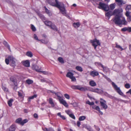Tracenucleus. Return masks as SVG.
<instances>
[{
    "instance_id": "1",
    "label": "nucleus",
    "mask_w": 131,
    "mask_h": 131,
    "mask_svg": "<svg viewBox=\"0 0 131 131\" xmlns=\"http://www.w3.org/2000/svg\"><path fill=\"white\" fill-rule=\"evenodd\" d=\"M49 1V2L50 5L58 8L63 15L65 16L67 15L66 11L64 7V4H63L59 2L58 1Z\"/></svg>"
},
{
    "instance_id": "2",
    "label": "nucleus",
    "mask_w": 131,
    "mask_h": 131,
    "mask_svg": "<svg viewBox=\"0 0 131 131\" xmlns=\"http://www.w3.org/2000/svg\"><path fill=\"white\" fill-rule=\"evenodd\" d=\"M113 21L116 25H120L123 24L125 25L127 23L125 18L122 16L119 15H116L114 18L112 19Z\"/></svg>"
},
{
    "instance_id": "3",
    "label": "nucleus",
    "mask_w": 131,
    "mask_h": 131,
    "mask_svg": "<svg viewBox=\"0 0 131 131\" xmlns=\"http://www.w3.org/2000/svg\"><path fill=\"white\" fill-rule=\"evenodd\" d=\"M98 8L106 11H108L109 9V7L107 5L101 2L100 3Z\"/></svg>"
},
{
    "instance_id": "4",
    "label": "nucleus",
    "mask_w": 131,
    "mask_h": 131,
    "mask_svg": "<svg viewBox=\"0 0 131 131\" xmlns=\"http://www.w3.org/2000/svg\"><path fill=\"white\" fill-rule=\"evenodd\" d=\"M112 84L114 89L118 94H119L120 95H122L124 97H126V95L123 94V92L120 90L119 88L113 82H112Z\"/></svg>"
},
{
    "instance_id": "5",
    "label": "nucleus",
    "mask_w": 131,
    "mask_h": 131,
    "mask_svg": "<svg viewBox=\"0 0 131 131\" xmlns=\"http://www.w3.org/2000/svg\"><path fill=\"white\" fill-rule=\"evenodd\" d=\"M88 89L87 91H89L92 92H95L99 93H103V91L102 90L98 88L92 89L88 87Z\"/></svg>"
},
{
    "instance_id": "6",
    "label": "nucleus",
    "mask_w": 131,
    "mask_h": 131,
    "mask_svg": "<svg viewBox=\"0 0 131 131\" xmlns=\"http://www.w3.org/2000/svg\"><path fill=\"white\" fill-rule=\"evenodd\" d=\"M91 42L92 43V45L94 47L95 49H96L97 46L100 45L99 40L96 39L93 40H91Z\"/></svg>"
},
{
    "instance_id": "7",
    "label": "nucleus",
    "mask_w": 131,
    "mask_h": 131,
    "mask_svg": "<svg viewBox=\"0 0 131 131\" xmlns=\"http://www.w3.org/2000/svg\"><path fill=\"white\" fill-rule=\"evenodd\" d=\"M100 100L101 105L103 108L105 109H107V108L108 106L106 104V101L102 98H101Z\"/></svg>"
},
{
    "instance_id": "8",
    "label": "nucleus",
    "mask_w": 131,
    "mask_h": 131,
    "mask_svg": "<svg viewBox=\"0 0 131 131\" xmlns=\"http://www.w3.org/2000/svg\"><path fill=\"white\" fill-rule=\"evenodd\" d=\"M8 58L9 59L10 62L11 63L12 65L13 66L16 65V60L12 56H9Z\"/></svg>"
},
{
    "instance_id": "9",
    "label": "nucleus",
    "mask_w": 131,
    "mask_h": 131,
    "mask_svg": "<svg viewBox=\"0 0 131 131\" xmlns=\"http://www.w3.org/2000/svg\"><path fill=\"white\" fill-rule=\"evenodd\" d=\"M28 122V120L27 119H25L23 121H22L21 118H19L17 119L15 121V122L18 124H20L21 125H23L24 124Z\"/></svg>"
},
{
    "instance_id": "10",
    "label": "nucleus",
    "mask_w": 131,
    "mask_h": 131,
    "mask_svg": "<svg viewBox=\"0 0 131 131\" xmlns=\"http://www.w3.org/2000/svg\"><path fill=\"white\" fill-rule=\"evenodd\" d=\"M58 99L60 103L63 104L66 107H68V105L65 100L61 98V97H59Z\"/></svg>"
},
{
    "instance_id": "11",
    "label": "nucleus",
    "mask_w": 131,
    "mask_h": 131,
    "mask_svg": "<svg viewBox=\"0 0 131 131\" xmlns=\"http://www.w3.org/2000/svg\"><path fill=\"white\" fill-rule=\"evenodd\" d=\"M32 68L33 69L35 70L36 71L38 72H41V68H39L38 67L35 65L34 64L32 66Z\"/></svg>"
},
{
    "instance_id": "12",
    "label": "nucleus",
    "mask_w": 131,
    "mask_h": 131,
    "mask_svg": "<svg viewBox=\"0 0 131 131\" xmlns=\"http://www.w3.org/2000/svg\"><path fill=\"white\" fill-rule=\"evenodd\" d=\"M88 88V87H81L79 85V90L81 91H87Z\"/></svg>"
},
{
    "instance_id": "13",
    "label": "nucleus",
    "mask_w": 131,
    "mask_h": 131,
    "mask_svg": "<svg viewBox=\"0 0 131 131\" xmlns=\"http://www.w3.org/2000/svg\"><path fill=\"white\" fill-rule=\"evenodd\" d=\"M23 64L26 67H29L30 66V63L28 60L25 61H23L22 62Z\"/></svg>"
},
{
    "instance_id": "14",
    "label": "nucleus",
    "mask_w": 131,
    "mask_h": 131,
    "mask_svg": "<svg viewBox=\"0 0 131 131\" xmlns=\"http://www.w3.org/2000/svg\"><path fill=\"white\" fill-rule=\"evenodd\" d=\"M106 16L108 18V19H109L110 17L113 15L112 12L111 11H109V12L106 13L105 14Z\"/></svg>"
},
{
    "instance_id": "15",
    "label": "nucleus",
    "mask_w": 131,
    "mask_h": 131,
    "mask_svg": "<svg viewBox=\"0 0 131 131\" xmlns=\"http://www.w3.org/2000/svg\"><path fill=\"white\" fill-rule=\"evenodd\" d=\"M90 75L93 77L95 76H97L99 75L98 73L95 71H93L91 72Z\"/></svg>"
},
{
    "instance_id": "16",
    "label": "nucleus",
    "mask_w": 131,
    "mask_h": 131,
    "mask_svg": "<svg viewBox=\"0 0 131 131\" xmlns=\"http://www.w3.org/2000/svg\"><path fill=\"white\" fill-rule=\"evenodd\" d=\"M45 24L47 26L50 27L51 26V24H52V22L48 20H46L44 21Z\"/></svg>"
},
{
    "instance_id": "17",
    "label": "nucleus",
    "mask_w": 131,
    "mask_h": 131,
    "mask_svg": "<svg viewBox=\"0 0 131 131\" xmlns=\"http://www.w3.org/2000/svg\"><path fill=\"white\" fill-rule=\"evenodd\" d=\"M90 85L92 86H96V84L95 82L93 80L90 81L89 82Z\"/></svg>"
},
{
    "instance_id": "18",
    "label": "nucleus",
    "mask_w": 131,
    "mask_h": 131,
    "mask_svg": "<svg viewBox=\"0 0 131 131\" xmlns=\"http://www.w3.org/2000/svg\"><path fill=\"white\" fill-rule=\"evenodd\" d=\"M116 1L117 4L120 6L125 3L123 2V1Z\"/></svg>"
},
{
    "instance_id": "19",
    "label": "nucleus",
    "mask_w": 131,
    "mask_h": 131,
    "mask_svg": "<svg viewBox=\"0 0 131 131\" xmlns=\"http://www.w3.org/2000/svg\"><path fill=\"white\" fill-rule=\"evenodd\" d=\"M73 75V74L71 72H68L66 75V76L67 77L70 78Z\"/></svg>"
},
{
    "instance_id": "20",
    "label": "nucleus",
    "mask_w": 131,
    "mask_h": 131,
    "mask_svg": "<svg viewBox=\"0 0 131 131\" xmlns=\"http://www.w3.org/2000/svg\"><path fill=\"white\" fill-rule=\"evenodd\" d=\"M15 126L14 125H12L9 128V131H15Z\"/></svg>"
},
{
    "instance_id": "21",
    "label": "nucleus",
    "mask_w": 131,
    "mask_h": 131,
    "mask_svg": "<svg viewBox=\"0 0 131 131\" xmlns=\"http://www.w3.org/2000/svg\"><path fill=\"white\" fill-rule=\"evenodd\" d=\"M51 26L50 27V28L54 30L57 31L58 30L57 29L56 27V26L53 24H52Z\"/></svg>"
},
{
    "instance_id": "22",
    "label": "nucleus",
    "mask_w": 131,
    "mask_h": 131,
    "mask_svg": "<svg viewBox=\"0 0 131 131\" xmlns=\"http://www.w3.org/2000/svg\"><path fill=\"white\" fill-rule=\"evenodd\" d=\"M18 95L19 97L21 98H23L24 97V94L23 92H18Z\"/></svg>"
},
{
    "instance_id": "23",
    "label": "nucleus",
    "mask_w": 131,
    "mask_h": 131,
    "mask_svg": "<svg viewBox=\"0 0 131 131\" xmlns=\"http://www.w3.org/2000/svg\"><path fill=\"white\" fill-rule=\"evenodd\" d=\"M49 102L50 104L52 107H53L54 105L53 102V99L51 98H49Z\"/></svg>"
},
{
    "instance_id": "24",
    "label": "nucleus",
    "mask_w": 131,
    "mask_h": 131,
    "mask_svg": "<svg viewBox=\"0 0 131 131\" xmlns=\"http://www.w3.org/2000/svg\"><path fill=\"white\" fill-rule=\"evenodd\" d=\"M44 8L46 13L49 16H51L52 15V14L51 12L49 11L45 7Z\"/></svg>"
},
{
    "instance_id": "25",
    "label": "nucleus",
    "mask_w": 131,
    "mask_h": 131,
    "mask_svg": "<svg viewBox=\"0 0 131 131\" xmlns=\"http://www.w3.org/2000/svg\"><path fill=\"white\" fill-rule=\"evenodd\" d=\"M26 82L28 84H30L33 83V81L32 80L28 79L26 80Z\"/></svg>"
},
{
    "instance_id": "26",
    "label": "nucleus",
    "mask_w": 131,
    "mask_h": 131,
    "mask_svg": "<svg viewBox=\"0 0 131 131\" xmlns=\"http://www.w3.org/2000/svg\"><path fill=\"white\" fill-rule=\"evenodd\" d=\"M75 69L78 71L80 72H82L83 71V70L82 68L79 66H77L75 67Z\"/></svg>"
},
{
    "instance_id": "27",
    "label": "nucleus",
    "mask_w": 131,
    "mask_h": 131,
    "mask_svg": "<svg viewBox=\"0 0 131 131\" xmlns=\"http://www.w3.org/2000/svg\"><path fill=\"white\" fill-rule=\"evenodd\" d=\"M10 81L12 82L15 85H16V81L14 79L13 77H11L10 78Z\"/></svg>"
},
{
    "instance_id": "28",
    "label": "nucleus",
    "mask_w": 131,
    "mask_h": 131,
    "mask_svg": "<svg viewBox=\"0 0 131 131\" xmlns=\"http://www.w3.org/2000/svg\"><path fill=\"white\" fill-rule=\"evenodd\" d=\"M71 87L73 89L79 90V85H72L71 86Z\"/></svg>"
},
{
    "instance_id": "29",
    "label": "nucleus",
    "mask_w": 131,
    "mask_h": 131,
    "mask_svg": "<svg viewBox=\"0 0 131 131\" xmlns=\"http://www.w3.org/2000/svg\"><path fill=\"white\" fill-rule=\"evenodd\" d=\"M13 101V99H10L8 101V105L10 107L12 106V103Z\"/></svg>"
},
{
    "instance_id": "30",
    "label": "nucleus",
    "mask_w": 131,
    "mask_h": 131,
    "mask_svg": "<svg viewBox=\"0 0 131 131\" xmlns=\"http://www.w3.org/2000/svg\"><path fill=\"white\" fill-rule=\"evenodd\" d=\"M115 4H111L110 5V9L111 10H113L114 9L115 7Z\"/></svg>"
},
{
    "instance_id": "31",
    "label": "nucleus",
    "mask_w": 131,
    "mask_h": 131,
    "mask_svg": "<svg viewBox=\"0 0 131 131\" xmlns=\"http://www.w3.org/2000/svg\"><path fill=\"white\" fill-rule=\"evenodd\" d=\"M95 110L98 111L101 114V115L103 114V113L101 111L100 108L99 106H97Z\"/></svg>"
},
{
    "instance_id": "32",
    "label": "nucleus",
    "mask_w": 131,
    "mask_h": 131,
    "mask_svg": "<svg viewBox=\"0 0 131 131\" xmlns=\"http://www.w3.org/2000/svg\"><path fill=\"white\" fill-rule=\"evenodd\" d=\"M73 25L75 27L77 28L79 26L80 24L79 23H74L73 24Z\"/></svg>"
},
{
    "instance_id": "33",
    "label": "nucleus",
    "mask_w": 131,
    "mask_h": 131,
    "mask_svg": "<svg viewBox=\"0 0 131 131\" xmlns=\"http://www.w3.org/2000/svg\"><path fill=\"white\" fill-rule=\"evenodd\" d=\"M86 118V117L85 116H80L79 118L80 121H82L84 120Z\"/></svg>"
},
{
    "instance_id": "34",
    "label": "nucleus",
    "mask_w": 131,
    "mask_h": 131,
    "mask_svg": "<svg viewBox=\"0 0 131 131\" xmlns=\"http://www.w3.org/2000/svg\"><path fill=\"white\" fill-rule=\"evenodd\" d=\"M58 60L59 62L61 63H63L64 62V61L63 59L61 57H59L58 58Z\"/></svg>"
},
{
    "instance_id": "35",
    "label": "nucleus",
    "mask_w": 131,
    "mask_h": 131,
    "mask_svg": "<svg viewBox=\"0 0 131 131\" xmlns=\"http://www.w3.org/2000/svg\"><path fill=\"white\" fill-rule=\"evenodd\" d=\"M37 96V95L36 94H35L33 96L29 97L28 99V101H30L31 99H32L36 97Z\"/></svg>"
},
{
    "instance_id": "36",
    "label": "nucleus",
    "mask_w": 131,
    "mask_h": 131,
    "mask_svg": "<svg viewBox=\"0 0 131 131\" xmlns=\"http://www.w3.org/2000/svg\"><path fill=\"white\" fill-rule=\"evenodd\" d=\"M126 10L131 11V5L127 6L126 8Z\"/></svg>"
},
{
    "instance_id": "37",
    "label": "nucleus",
    "mask_w": 131,
    "mask_h": 131,
    "mask_svg": "<svg viewBox=\"0 0 131 131\" xmlns=\"http://www.w3.org/2000/svg\"><path fill=\"white\" fill-rule=\"evenodd\" d=\"M26 55L28 56L31 57L32 55V53L30 51H28L26 53Z\"/></svg>"
},
{
    "instance_id": "38",
    "label": "nucleus",
    "mask_w": 131,
    "mask_h": 131,
    "mask_svg": "<svg viewBox=\"0 0 131 131\" xmlns=\"http://www.w3.org/2000/svg\"><path fill=\"white\" fill-rule=\"evenodd\" d=\"M86 103L90 105H93L94 104L93 102H90L89 101H87L86 102Z\"/></svg>"
},
{
    "instance_id": "39",
    "label": "nucleus",
    "mask_w": 131,
    "mask_h": 131,
    "mask_svg": "<svg viewBox=\"0 0 131 131\" xmlns=\"http://www.w3.org/2000/svg\"><path fill=\"white\" fill-rule=\"evenodd\" d=\"M3 44L5 45V46L8 47L9 50L10 49V48L9 46L7 43L6 41H4L3 42Z\"/></svg>"
},
{
    "instance_id": "40",
    "label": "nucleus",
    "mask_w": 131,
    "mask_h": 131,
    "mask_svg": "<svg viewBox=\"0 0 131 131\" xmlns=\"http://www.w3.org/2000/svg\"><path fill=\"white\" fill-rule=\"evenodd\" d=\"M41 82H46L47 83H49L50 81H47V80H46V79H42L41 80Z\"/></svg>"
},
{
    "instance_id": "41",
    "label": "nucleus",
    "mask_w": 131,
    "mask_h": 131,
    "mask_svg": "<svg viewBox=\"0 0 131 131\" xmlns=\"http://www.w3.org/2000/svg\"><path fill=\"white\" fill-rule=\"evenodd\" d=\"M131 13V11H129L128 10H126V16L127 17H129V15L130 13Z\"/></svg>"
},
{
    "instance_id": "42",
    "label": "nucleus",
    "mask_w": 131,
    "mask_h": 131,
    "mask_svg": "<svg viewBox=\"0 0 131 131\" xmlns=\"http://www.w3.org/2000/svg\"><path fill=\"white\" fill-rule=\"evenodd\" d=\"M31 29L33 31H35L36 30V29L35 27L32 25H31Z\"/></svg>"
},
{
    "instance_id": "43",
    "label": "nucleus",
    "mask_w": 131,
    "mask_h": 131,
    "mask_svg": "<svg viewBox=\"0 0 131 131\" xmlns=\"http://www.w3.org/2000/svg\"><path fill=\"white\" fill-rule=\"evenodd\" d=\"M116 48L119 49L121 50H123V49L122 48V47H121L119 45H116Z\"/></svg>"
},
{
    "instance_id": "44",
    "label": "nucleus",
    "mask_w": 131,
    "mask_h": 131,
    "mask_svg": "<svg viewBox=\"0 0 131 131\" xmlns=\"http://www.w3.org/2000/svg\"><path fill=\"white\" fill-rule=\"evenodd\" d=\"M64 97L67 99H70V96L67 94H65L64 95Z\"/></svg>"
},
{
    "instance_id": "45",
    "label": "nucleus",
    "mask_w": 131,
    "mask_h": 131,
    "mask_svg": "<svg viewBox=\"0 0 131 131\" xmlns=\"http://www.w3.org/2000/svg\"><path fill=\"white\" fill-rule=\"evenodd\" d=\"M70 79L71 80V81H75L76 80V79L73 76L71 77Z\"/></svg>"
},
{
    "instance_id": "46",
    "label": "nucleus",
    "mask_w": 131,
    "mask_h": 131,
    "mask_svg": "<svg viewBox=\"0 0 131 131\" xmlns=\"http://www.w3.org/2000/svg\"><path fill=\"white\" fill-rule=\"evenodd\" d=\"M34 37L35 39L36 40L39 41L40 40L38 39V37H37V36L35 34L34 35Z\"/></svg>"
},
{
    "instance_id": "47",
    "label": "nucleus",
    "mask_w": 131,
    "mask_h": 131,
    "mask_svg": "<svg viewBox=\"0 0 131 131\" xmlns=\"http://www.w3.org/2000/svg\"><path fill=\"white\" fill-rule=\"evenodd\" d=\"M69 116L70 117H71L73 119H75V117L74 115L73 114L71 113Z\"/></svg>"
},
{
    "instance_id": "48",
    "label": "nucleus",
    "mask_w": 131,
    "mask_h": 131,
    "mask_svg": "<svg viewBox=\"0 0 131 131\" xmlns=\"http://www.w3.org/2000/svg\"><path fill=\"white\" fill-rule=\"evenodd\" d=\"M118 12V10L117 9H115L112 13H113V15L116 14Z\"/></svg>"
},
{
    "instance_id": "49",
    "label": "nucleus",
    "mask_w": 131,
    "mask_h": 131,
    "mask_svg": "<svg viewBox=\"0 0 131 131\" xmlns=\"http://www.w3.org/2000/svg\"><path fill=\"white\" fill-rule=\"evenodd\" d=\"M125 86L127 89L129 88H130V85L128 84H125Z\"/></svg>"
},
{
    "instance_id": "50",
    "label": "nucleus",
    "mask_w": 131,
    "mask_h": 131,
    "mask_svg": "<svg viewBox=\"0 0 131 131\" xmlns=\"http://www.w3.org/2000/svg\"><path fill=\"white\" fill-rule=\"evenodd\" d=\"M67 113L69 115L71 114V112L69 110H67L66 111Z\"/></svg>"
},
{
    "instance_id": "51",
    "label": "nucleus",
    "mask_w": 131,
    "mask_h": 131,
    "mask_svg": "<svg viewBox=\"0 0 131 131\" xmlns=\"http://www.w3.org/2000/svg\"><path fill=\"white\" fill-rule=\"evenodd\" d=\"M2 88L3 89L4 91H8V89L5 86H3Z\"/></svg>"
},
{
    "instance_id": "52",
    "label": "nucleus",
    "mask_w": 131,
    "mask_h": 131,
    "mask_svg": "<svg viewBox=\"0 0 131 131\" xmlns=\"http://www.w3.org/2000/svg\"><path fill=\"white\" fill-rule=\"evenodd\" d=\"M40 72L42 73L43 74H45V75L47 74L48 73V72L47 71H41V72Z\"/></svg>"
},
{
    "instance_id": "53",
    "label": "nucleus",
    "mask_w": 131,
    "mask_h": 131,
    "mask_svg": "<svg viewBox=\"0 0 131 131\" xmlns=\"http://www.w3.org/2000/svg\"><path fill=\"white\" fill-rule=\"evenodd\" d=\"M9 59H6L5 60V62H6V63L7 64H8L9 63Z\"/></svg>"
},
{
    "instance_id": "54",
    "label": "nucleus",
    "mask_w": 131,
    "mask_h": 131,
    "mask_svg": "<svg viewBox=\"0 0 131 131\" xmlns=\"http://www.w3.org/2000/svg\"><path fill=\"white\" fill-rule=\"evenodd\" d=\"M127 27H125L124 28H123L122 29V30L123 31H127Z\"/></svg>"
},
{
    "instance_id": "55",
    "label": "nucleus",
    "mask_w": 131,
    "mask_h": 131,
    "mask_svg": "<svg viewBox=\"0 0 131 131\" xmlns=\"http://www.w3.org/2000/svg\"><path fill=\"white\" fill-rule=\"evenodd\" d=\"M34 116L35 118H38V115L36 114H34Z\"/></svg>"
},
{
    "instance_id": "56",
    "label": "nucleus",
    "mask_w": 131,
    "mask_h": 131,
    "mask_svg": "<svg viewBox=\"0 0 131 131\" xmlns=\"http://www.w3.org/2000/svg\"><path fill=\"white\" fill-rule=\"evenodd\" d=\"M40 18H41L43 20L45 19L44 17L42 15H40Z\"/></svg>"
},
{
    "instance_id": "57",
    "label": "nucleus",
    "mask_w": 131,
    "mask_h": 131,
    "mask_svg": "<svg viewBox=\"0 0 131 131\" xmlns=\"http://www.w3.org/2000/svg\"><path fill=\"white\" fill-rule=\"evenodd\" d=\"M49 92H51V93H54L55 94V93H56V92H55L54 91H50V90H48L47 91L48 93H49Z\"/></svg>"
},
{
    "instance_id": "58",
    "label": "nucleus",
    "mask_w": 131,
    "mask_h": 131,
    "mask_svg": "<svg viewBox=\"0 0 131 131\" xmlns=\"http://www.w3.org/2000/svg\"><path fill=\"white\" fill-rule=\"evenodd\" d=\"M81 124L80 122L79 121H78L77 122V125L79 127L80 125Z\"/></svg>"
},
{
    "instance_id": "59",
    "label": "nucleus",
    "mask_w": 131,
    "mask_h": 131,
    "mask_svg": "<svg viewBox=\"0 0 131 131\" xmlns=\"http://www.w3.org/2000/svg\"><path fill=\"white\" fill-rule=\"evenodd\" d=\"M85 128L89 130V131H91V129H90V128L89 127H88L86 126L85 127Z\"/></svg>"
},
{
    "instance_id": "60",
    "label": "nucleus",
    "mask_w": 131,
    "mask_h": 131,
    "mask_svg": "<svg viewBox=\"0 0 131 131\" xmlns=\"http://www.w3.org/2000/svg\"><path fill=\"white\" fill-rule=\"evenodd\" d=\"M42 129L44 131H48L49 129V128L48 129L47 128H43Z\"/></svg>"
},
{
    "instance_id": "61",
    "label": "nucleus",
    "mask_w": 131,
    "mask_h": 131,
    "mask_svg": "<svg viewBox=\"0 0 131 131\" xmlns=\"http://www.w3.org/2000/svg\"><path fill=\"white\" fill-rule=\"evenodd\" d=\"M127 31L129 32L131 31V27H128L127 28Z\"/></svg>"
},
{
    "instance_id": "62",
    "label": "nucleus",
    "mask_w": 131,
    "mask_h": 131,
    "mask_svg": "<svg viewBox=\"0 0 131 131\" xmlns=\"http://www.w3.org/2000/svg\"><path fill=\"white\" fill-rule=\"evenodd\" d=\"M95 128L98 131H99L100 130V128L97 126H95Z\"/></svg>"
},
{
    "instance_id": "63",
    "label": "nucleus",
    "mask_w": 131,
    "mask_h": 131,
    "mask_svg": "<svg viewBox=\"0 0 131 131\" xmlns=\"http://www.w3.org/2000/svg\"><path fill=\"white\" fill-rule=\"evenodd\" d=\"M126 93H130L131 95V89H130Z\"/></svg>"
},
{
    "instance_id": "64",
    "label": "nucleus",
    "mask_w": 131,
    "mask_h": 131,
    "mask_svg": "<svg viewBox=\"0 0 131 131\" xmlns=\"http://www.w3.org/2000/svg\"><path fill=\"white\" fill-rule=\"evenodd\" d=\"M60 117L63 119H66L65 117L63 115H61Z\"/></svg>"
}]
</instances>
